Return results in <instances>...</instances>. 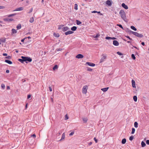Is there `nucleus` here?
<instances>
[{
	"label": "nucleus",
	"mask_w": 149,
	"mask_h": 149,
	"mask_svg": "<svg viewBox=\"0 0 149 149\" xmlns=\"http://www.w3.org/2000/svg\"><path fill=\"white\" fill-rule=\"evenodd\" d=\"M100 36V35L99 34H97L95 36H94L95 38H97L99 37Z\"/></svg>",
	"instance_id": "nucleus-47"
},
{
	"label": "nucleus",
	"mask_w": 149,
	"mask_h": 149,
	"mask_svg": "<svg viewBox=\"0 0 149 149\" xmlns=\"http://www.w3.org/2000/svg\"><path fill=\"white\" fill-rule=\"evenodd\" d=\"M34 21V18L33 17H31L30 18V19L29 20V22L30 23H33Z\"/></svg>",
	"instance_id": "nucleus-25"
},
{
	"label": "nucleus",
	"mask_w": 149,
	"mask_h": 149,
	"mask_svg": "<svg viewBox=\"0 0 149 149\" xmlns=\"http://www.w3.org/2000/svg\"><path fill=\"white\" fill-rule=\"evenodd\" d=\"M69 28L67 26L63 27L62 28V31L64 32L65 31L67 30H69Z\"/></svg>",
	"instance_id": "nucleus-8"
},
{
	"label": "nucleus",
	"mask_w": 149,
	"mask_h": 149,
	"mask_svg": "<svg viewBox=\"0 0 149 149\" xmlns=\"http://www.w3.org/2000/svg\"><path fill=\"white\" fill-rule=\"evenodd\" d=\"M86 64L88 65L89 66L93 67L95 65V64L89 62H86Z\"/></svg>",
	"instance_id": "nucleus-9"
},
{
	"label": "nucleus",
	"mask_w": 149,
	"mask_h": 149,
	"mask_svg": "<svg viewBox=\"0 0 149 149\" xmlns=\"http://www.w3.org/2000/svg\"><path fill=\"white\" fill-rule=\"evenodd\" d=\"M15 15H16V14H12L8 15V17H11L12 16H14Z\"/></svg>",
	"instance_id": "nucleus-37"
},
{
	"label": "nucleus",
	"mask_w": 149,
	"mask_h": 149,
	"mask_svg": "<svg viewBox=\"0 0 149 149\" xmlns=\"http://www.w3.org/2000/svg\"><path fill=\"white\" fill-rule=\"evenodd\" d=\"M132 33L136 36L139 37V38H142L143 36V35L141 34H139L138 33L136 32H134L132 31H130Z\"/></svg>",
	"instance_id": "nucleus-2"
},
{
	"label": "nucleus",
	"mask_w": 149,
	"mask_h": 149,
	"mask_svg": "<svg viewBox=\"0 0 149 149\" xmlns=\"http://www.w3.org/2000/svg\"><path fill=\"white\" fill-rule=\"evenodd\" d=\"M21 58L22 59H19L18 60L21 63H23V62L24 61V59H23V56H22Z\"/></svg>",
	"instance_id": "nucleus-17"
},
{
	"label": "nucleus",
	"mask_w": 149,
	"mask_h": 149,
	"mask_svg": "<svg viewBox=\"0 0 149 149\" xmlns=\"http://www.w3.org/2000/svg\"><path fill=\"white\" fill-rule=\"evenodd\" d=\"M141 44L143 46H144L145 45V43H144V42H141Z\"/></svg>",
	"instance_id": "nucleus-61"
},
{
	"label": "nucleus",
	"mask_w": 149,
	"mask_h": 149,
	"mask_svg": "<svg viewBox=\"0 0 149 149\" xmlns=\"http://www.w3.org/2000/svg\"><path fill=\"white\" fill-rule=\"evenodd\" d=\"M146 143L148 145H149V140H148L146 141Z\"/></svg>",
	"instance_id": "nucleus-50"
},
{
	"label": "nucleus",
	"mask_w": 149,
	"mask_h": 149,
	"mask_svg": "<svg viewBox=\"0 0 149 149\" xmlns=\"http://www.w3.org/2000/svg\"><path fill=\"white\" fill-rule=\"evenodd\" d=\"M21 28V26L20 24H18L17 26V29H19Z\"/></svg>",
	"instance_id": "nucleus-29"
},
{
	"label": "nucleus",
	"mask_w": 149,
	"mask_h": 149,
	"mask_svg": "<svg viewBox=\"0 0 149 149\" xmlns=\"http://www.w3.org/2000/svg\"><path fill=\"white\" fill-rule=\"evenodd\" d=\"M132 86L133 88H136L135 82L134 80L132 79Z\"/></svg>",
	"instance_id": "nucleus-12"
},
{
	"label": "nucleus",
	"mask_w": 149,
	"mask_h": 149,
	"mask_svg": "<svg viewBox=\"0 0 149 149\" xmlns=\"http://www.w3.org/2000/svg\"><path fill=\"white\" fill-rule=\"evenodd\" d=\"M126 37L129 38V39H130V40H132V39L131 38H130L129 36H126Z\"/></svg>",
	"instance_id": "nucleus-54"
},
{
	"label": "nucleus",
	"mask_w": 149,
	"mask_h": 149,
	"mask_svg": "<svg viewBox=\"0 0 149 149\" xmlns=\"http://www.w3.org/2000/svg\"><path fill=\"white\" fill-rule=\"evenodd\" d=\"M5 62L10 64H11L12 63V62L11 61L8 60H6Z\"/></svg>",
	"instance_id": "nucleus-21"
},
{
	"label": "nucleus",
	"mask_w": 149,
	"mask_h": 149,
	"mask_svg": "<svg viewBox=\"0 0 149 149\" xmlns=\"http://www.w3.org/2000/svg\"><path fill=\"white\" fill-rule=\"evenodd\" d=\"M31 136L33 137V138H35L36 137V135L35 134H33Z\"/></svg>",
	"instance_id": "nucleus-48"
},
{
	"label": "nucleus",
	"mask_w": 149,
	"mask_h": 149,
	"mask_svg": "<svg viewBox=\"0 0 149 149\" xmlns=\"http://www.w3.org/2000/svg\"><path fill=\"white\" fill-rule=\"evenodd\" d=\"M62 133V131H60L58 132V134H59V135H60Z\"/></svg>",
	"instance_id": "nucleus-56"
},
{
	"label": "nucleus",
	"mask_w": 149,
	"mask_h": 149,
	"mask_svg": "<svg viewBox=\"0 0 149 149\" xmlns=\"http://www.w3.org/2000/svg\"><path fill=\"white\" fill-rule=\"evenodd\" d=\"M6 72L7 73H9V70H6Z\"/></svg>",
	"instance_id": "nucleus-62"
},
{
	"label": "nucleus",
	"mask_w": 149,
	"mask_h": 149,
	"mask_svg": "<svg viewBox=\"0 0 149 149\" xmlns=\"http://www.w3.org/2000/svg\"><path fill=\"white\" fill-rule=\"evenodd\" d=\"M23 59H24V61L26 62V63H27V61L30 62L32 60V59L29 57L23 56Z\"/></svg>",
	"instance_id": "nucleus-3"
},
{
	"label": "nucleus",
	"mask_w": 149,
	"mask_h": 149,
	"mask_svg": "<svg viewBox=\"0 0 149 149\" xmlns=\"http://www.w3.org/2000/svg\"><path fill=\"white\" fill-rule=\"evenodd\" d=\"M63 25H61L59 26L58 27V29H62V28H63Z\"/></svg>",
	"instance_id": "nucleus-40"
},
{
	"label": "nucleus",
	"mask_w": 149,
	"mask_h": 149,
	"mask_svg": "<svg viewBox=\"0 0 149 149\" xmlns=\"http://www.w3.org/2000/svg\"><path fill=\"white\" fill-rule=\"evenodd\" d=\"M77 27L75 26H74L71 28V30L72 31H75L77 29Z\"/></svg>",
	"instance_id": "nucleus-22"
},
{
	"label": "nucleus",
	"mask_w": 149,
	"mask_h": 149,
	"mask_svg": "<svg viewBox=\"0 0 149 149\" xmlns=\"http://www.w3.org/2000/svg\"><path fill=\"white\" fill-rule=\"evenodd\" d=\"M4 20L6 21H12L13 20V19L11 18H8V19H4Z\"/></svg>",
	"instance_id": "nucleus-16"
},
{
	"label": "nucleus",
	"mask_w": 149,
	"mask_h": 149,
	"mask_svg": "<svg viewBox=\"0 0 149 149\" xmlns=\"http://www.w3.org/2000/svg\"><path fill=\"white\" fill-rule=\"evenodd\" d=\"M117 54L118 55H122L123 54L122 53H120V52H117Z\"/></svg>",
	"instance_id": "nucleus-43"
},
{
	"label": "nucleus",
	"mask_w": 149,
	"mask_h": 149,
	"mask_svg": "<svg viewBox=\"0 0 149 149\" xmlns=\"http://www.w3.org/2000/svg\"><path fill=\"white\" fill-rule=\"evenodd\" d=\"M77 25H80L81 24V22L78 20H77Z\"/></svg>",
	"instance_id": "nucleus-33"
},
{
	"label": "nucleus",
	"mask_w": 149,
	"mask_h": 149,
	"mask_svg": "<svg viewBox=\"0 0 149 149\" xmlns=\"http://www.w3.org/2000/svg\"><path fill=\"white\" fill-rule=\"evenodd\" d=\"M25 39V38H24L23 39H22L21 40V42H24V40Z\"/></svg>",
	"instance_id": "nucleus-64"
},
{
	"label": "nucleus",
	"mask_w": 149,
	"mask_h": 149,
	"mask_svg": "<svg viewBox=\"0 0 149 149\" xmlns=\"http://www.w3.org/2000/svg\"><path fill=\"white\" fill-rule=\"evenodd\" d=\"M141 145L142 147H144L146 145V144L144 142L142 141L141 143Z\"/></svg>",
	"instance_id": "nucleus-26"
},
{
	"label": "nucleus",
	"mask_w": 149,
	"mask_h": 149,
	"mask_svg": "<svg viewBox=\"0 0 149 149\" xmlns=\"http://www.w3.org/2000/svg\"><path fill=\"white\" fill-rule=\"evenodd\" d=\"M33 11V8H31V10H30L29 12V13H31V12H32Z\"/></svg>",
	"instance_id": "nucleus-53"
},
{
	"label": "nucleus",
	"mask_w": 149,
	"mask_h": 149,
	"mask_svg": "<svg viewBox=\"0 0 149 149\" xmlns=\"http://www.w3.org/2000/svg\"><path fill=\"white\" fill-rule=\"evenodd\" d=\"M31 97V95H29L27 96V99H29Z\"/></svg>",
	"instance_id": "nucleus-51"
},
{
	"label": "nucleus",
	"mask_w": 149,
	"mask_h": 149,
	"mask_svg": "<svg viewBox=\"0 0 149 149\" xmlns=\"http://www.w3.org/2000/svg\"><path fill=\"white\" fill-rule=\"evenodd\" d=\"M53 97H51V101L52 102H53V101H54V100L53 99Z\"/></svg>",
	"instance_id": "nucleus-59"
},
{
	"label": "nucleus",
	"mask_w": 149,
	"mask_h": 149,
	"mask_svg": "<svg viewBox=\"0 0 149 149\" xmlns=\"http://www.w3.org/2000/svg\"><path fill=\"white\" fill-rule=\"evenodd\" d=\"M82 119L84 123H86L88 120L87 118H84Z\"/></svg>",
	"instance_id": "nucleus-30"
},
{
	"label": "nucleus",
	"mask_w": 149,
	"mask_h": 149,
	"mask_svg": "<svg viewBox=\"0 0 149 149\" xmlns=\"http://www.w3.org/2000/svg\"><path fill=\"white\" fill-rule=\"evenodd\" d=\"M92 70V69L90 68H88L87 69V70L89 71H91Z\"/></svg>",
	"instance_id": "nucleus-49"
},
{
	"label": "nucleus",
	"mask_w": 149,
	"mask_h": 149,
	"mask_svg": "<svg viewBox=\"0 0 149 149\" xmlns=\"http://www.w3.org/2000/svg\"><path fill=\"white\" fill-rule=\"evenodd\" d=\"M135 131V129L134 128H132V131L131 132L132 134H133L134 133Z\"/></svg>",
	"instance_id": "nucleus-35"
},
{
	"label": "nucleus",
	"mask_w": 149,
	"mask_h": 149,
	"mask_svg": "<svg viewBox=\"0 0 149 149\" xmlns=\"http://www.w3.org/2000/svg\"><path fill=\"white\" fill-rule=\"evenodd\" d=\"M97 12V11H95V10H94V11H93L92 12V13H96Z\"/></svg>",
	"instance_id": "nucleus-60"
},
{
	"label": "nucleus",
	"mask_w": 149,
	"mask_h": 149,
	"mask_svg": "<svg viewBox=\"0 0 149 149\" xmlns=\"http://www.w3.org/2000/svg\"><path fill=\"white\" fill-rule=\"evenodd\" d=\"M65 138V133H63L62 134V137H61V139L59 141H62V140L64 139Z\"/></svg>",
	"instance_id": "nucleus-14"
},
{
	"label": "nucleus",
	"mask_w": 149,
	"mask_h": 149,
	"mask_svg": "<svg viewBox=\"0 0 149 149\" xmlns=\"http://www.w3.org/2000/svg\"><path fill=\"white\" fill-rule=\"evenodd\" d=\"M88 87L87 86H84L82 89V92L83 93L86 94L87 92Z\"/></svg>",
	"instance_id": "nucleus-4"
},
{
	"label": "nucleus",
	"mask_w": 149,
	"mask_h": 149,
	"mask_svg": "<svg viewBox=\"0 0 149 149\" xmlns=\"http://www.w3.org/2000/svg\"><path fill=\"white\" fill-rule=\"evenodd\" d=\"M94 140L95 141L96 143H97V140L96 139L95 137L94 138Z\"/></svg>",
	"instance_id": "nucleus-46"
},
{
	"label": "nucleus",
	"mask_w": 149,
	"mask_h": 149,
	"mask_svg": "<svg viewBox=\"0 0 149 149\" xmlns=\"http://www.w3.org/2000/svg\"><path fill=\"white\" fill-rule=\"evenodd\" d=\"M134 126L136 128H137L138 127V123L135 122L134 123Z\"/></svg>",
	"instance_id": "nucleus-27"
},
{
	"label": "nucleus",
	"mask_w": 149,
	"mask_h": 149,
	"mask_svg": "<svg viewBox=\"0 0 149 149\" xmlns=\"http://www.w3.org/2000/svg\"><path fill=\"white\" fill-rule=\"evenodd\" d=\"M62 50V49H56V50L58 51H61Z\"/></svg>",
	"instance_id": "nucleus-52"
},
{
	"label": "nucleus",
	"mask_w": 149,
	"mask_h": 149,
	"mask_svg": "<svg viewBox=\"0 0 149 149\" xmlns=\"http://www.w3.org/2000/svg\"><path fill=\"white\" fill-rule=\"evenodd\" d=\"M133 139V136H131L130 137L129 139L130 141H132Z\"/></svg>",
	"instance_id": "nucleus-41"
},
{
	"label": "nucleus",
	"mask_w": 149,
	"mask_h": 149,
	"mask_svg": "<svg viewBox=\"0 0 149 149\" xmlns=\"http://www.w3.org/2000/svg\"><path fill=\"white\" fill-rule=\"evenodd\" d=\"M23 7H19L16 8L15 11H21L23 10Z\"/></svg>",
	"instance_id": "nucleus-18"
},
{
	"label": "nucleus",
	"mask_w": 149,
	"mask_h": 149,
	"mask_svg": "<svg viewBox=\"0 0 149 149\" xmlns=\"http://www.w3.org/2000/svg\"><path fill=\"white\" fill-rule=\"evenodd\" d=\"M77 4H74V8L76 10H77L78 9L77 8Z\"/></svg>",
	"instance_id": "nucleus-36"
},
{
	"label": "nucleus",
	"mask_w": 149,
	"mask_h": 149,
	"mask_svg": "<svg viewBox=\"0 0 149 149\" xmlns=\"http://www.w3.org/2000/svg\"><path fill=\"white\" fill-rule=\"evenodd\" d=\"M17 33V31L16 30H15V29H13L12 30V34L15 33Z\"/></svg>",
	"instance_id": "nucleus-20"
},
{
	"label": "nucleus",
	"mask_w": 149,
	"mask_h": 149,
	"mask_svg": "<svg viewBox=\"0 0 149 149\" xmlns=\"http://www.w3.org/2000/svg\"><path fill=\"white\" fill-rule=\"evenodd\" d=\"M132 58L134 60H135L136 58V57L134 54H132L131 55Z\"/></svg>",
	"instance_id": "nucleus-39"
},
{
	"label": "nucleus",
	"mask_w": 149,
	"mask_h": 149,
	"mask_svg": "<svg viewBox=\"0 0 149 149\" xmlns=\"http://www.w3.org/2000/svg\"><path fill=\"white\" fill-rule=\"evenodd\" d=\"M68 119V116L67 115V114H66L65 116V120H67Z\"/></svg>",
	"instance_id": "nucleus-42"
},
{
	"label": "nucleus",
	"mask_w": 149,
	"mask_h": 149,
	"mask_svg": "<svg viewBox=\"0 0 149 149\" xmlns=\"http://www.w3.org/2000/svg\"><path fill=\"white\" fill-rule=\"evenodd\" d=\"M92 142H89V143H88V145H89V146H91V145H92Z\"/></svg>",
	"instance_id": "nucleus-55"
},
{
	"label": "nucleus",
	"mask_w": 149,
	"mask_h": 149,
	"mask_svg": "<svg viewBox=\"0 0 149 149\" xmlns=\"http://www.w3.org/2000/svg\"><path fill=\"white\" fill-rule=\"evenodd\" d=\"M49 90L50 91H52V89L51 87H49Z\"/></svg>",
	"instance_id": "nucleus-57"
},
{
	"label": "nucleus",
	"mask_w": 149,
	"mask_h": 149,
	"mask_svg": "<svg viewBox=\"0 0 149 149\" xmlns=\"http://www.w3.org/2000/svg\"><path fill=\"white\" fill-rule=\"evenodd\" d=\"M113 45L116 46H118L119 45V42L116 40H114L113 41Z\"/></svg>",
	"instance_id": "nucleus-7"
},
{
	"label": "nucleus",
	"mask_w": 149,
	"mask_h": 149,
	"mask_svg": "<svg viewBox=\"0 0 149 149\" xmlns=\"http://www.w3.org/2000/svg\"><path fill=\"white\" fill-rule=\"evenodd\" d=\"M117 26H119L120 27L122 28L124 30V29H123V27L122 26V25L120 24H117Z\"/></svg>",
	"instance_id": "nucleus-34"
},
{
	"label": "nucleus",
	"mask_w": 149,
	"mask_h": 149,
	"mask_svg": "<svg viewBox=\"0 0 149 149\" xmlns=\"http://www.w3.org/2000/svg\"><path fill=\"white\" fill-rule=\"evenodd\" d=\"M131 29H132L133 30L135 31H136L137 30L136 29L134 26H131Z\"/></svg>",
	"instance_id": "nucleus-31"
},
{
	"label": "nucleus",
	"mask_w": 149,
	"mask_h": 149,
	"mask_svg": "<svg viewBox=\"0 0 149 149\" xmlns=\"http://www.w3.org/2000/svg\"><path fill=\"white\" fill-rule=\"evenodd\" d=\"M102 57L100 60V63H102V62L104 61L106 58V56H105L104 54L102 55Z\"/></svg>",
	"instance_id": "nucleus-5"
},
{
	"label": "nucleus",
	"mask_w": 149,
	"mask_h": 149,
	"mask_svg": "<svg viewBox=\"0 0 149 149\" xmlns=\"http://www.w3.org/2000/svg\"><path fill=\"white\" fill-rule=\"evenodd\" d=\"M83 55L80 54H78L76 56V58H83Z\"/></svg>",
	"instance_id": "nucleus-6"
},
{
	"label": "nucleus",
	"mask_w": 149,
	"mask_h": 149,
	"mask_svg": "<svg viewBox=\"0 0 149 149\" xmlns=\"http://www.w3.org/2000/svg\"><path fill=\"white\" fill-rule=\"evenodd\" d=\"M3 56H7V54L6 53H3Z\"/></svg>",
	"instance_id": "nucleus-58"
},
{
	"label": "nucleus",
	"mask_w": 149,
	"mask_h": 149,
	"mask_svg": "<svg viewBox=\"0 0 149 149\" xmlns=\"http://www.w3.org/2000/svg\"><path fill=\"white\" fill-rule=\"evenodd\" d=\"M119 14L122 19L125 22H127V20L126 16V14L125 11L123 10H121L119 12Z\"/></svg>",
	"instance_id": "nucleus-1"
},
{
	"label": "nucleus",
	"mask_w": 149,
	"mask_h": 149,
	"mask_svg": "<svg viewBox=\"0 0 149 149\" xmlns=\"http://www.w3.org/2000/svg\"><path fill=\"white\" fill-rule=\"evenodd\" d=\"M133 99L135 102H136L137 101V97L136 96H134L133 97Z\"/></svg>",
	"instance_id": "nucleus-28"
},
{
	"label": "nucleus",
	"mask_w": 149,
	"mask_h": 149,
	"mask_svg": "<svg viewBox=\"0 0 149 149\" xmlns=\"http://www.w3.org/2000/svg\"><path fill=\"white\" fill-rule=\"evenodd\" d=\"M54 35L56 38H58L59 36V35L58 33H54Z\"/></svg>",
	"instance_id": "nucleus-23"
},
{
	"label": "nucleus",
	"mask_w": 149,
	"mask_h": 149,
	"mask_svg": "<svg viewBox=\"0 0 149 149\" xmlns=\"http://www.w3.org/2000/svg\"><path fill=\"white\" fill-rule=\"evenodd\" d=\"M1 87L3 89H4L5 88V85L4 84H1Z\"/></svg>",
	"instance_id": "nucleus-38"
},
{
	"label": "nucleus",
	"mask_w": 149,
	"mask_h": 149,
	"mask_svg": "<svg viewBox=\"0 0 149 149\" xmlns=\"http://www.w3.org/2000/svg\"><path fill=\"white\" fill-rule=\"evenodd\" d=\"M122 6L125 9H128V7L126 5L125 3H123L122 4Z\"/></svg>",
	"instance_id": "nucleus-10"
},
{
	"label": "nucleus",
	"mask_w": 149,
	"mask_h": 149,
	"mask_svg": "<svg viewBox=\"0 0 149 149\" xmlns=\"http://www.w3.org/2000/svg\"><path fill=\"white\" fill-rule=\"evenodd\" d=\"M106 4L108 5L109 6H111V1L109 0L107 1L106 2Z\"/></svg>",
	"instance_id": "nucleus-15"
},
{
	"label": "nucleus",
	"mask_w": 149,
	"mask_h": 149,
	"mask_svg": "<svg viewBox=\"0 0 149 149\" xmlns=\"http://www.w3.org/2000/svg\"><path fill=\"white\" fill-rule=\"evenodd\" d=\"M126 139H123L122 141V144H125L126 142Z\"/></svg>",
	"instance_id": "nucleus-24"
},
{
	"label": "nucleus",
	"mask_w": 149,
	"mask_h": 149,
	"mask_svg": "<svg viewBox=\"0 0 149 149\" xmlns=\"http://www.w3.org/2000/svg\"><path fill=\"white\" fill-rule=\"evenodd\" d=\"M109 89V87H107L106 88H104L101 89V90L103 91V92H106L107 91L108 89Z\"/></svg>",
	"instance_id": "nucleus-19"
},
{
	"label": "nucleus",
	"mask_w": 149,
	"mask_h": 149,
	"mask_svg": "<svg viewBox=\"0 0 149 149\" xmlns=\"http://www.w3.org/2000/svg\"><path fill=\"white\" fill-rule=\"evenodd\" d=\"M74 133V132H72L71 133H70L69 134V135L70 136H71Z\"/></svg>",
	"instance_id": "nucleus-44"
},
{
	"label": "nucleus",
	"mask_w": 149,
	"mask_h": 149,
	"mask_svg": "<svg viewBox=\"0 0 149 149\" xmlns=\"http://www.w3.org/2000/svg\"><path fill=\"white\" fill-rule=\"evenodd\" d=\"M105 39L107 40H109V39H112V40H115L116 38L115 37H106L105 38Z\"/></svg>",
	"instance_id": "nucleus-13"
},
{
	"label": "nucleus",
	"mask_w": 149,
	"mask_h": 149,
	"mask_svg": "<svg viewBox=\"0 0 149 149\" xmlns=\"http://www.w3.org/2000/svg\"><path fill=\"white\" fill-rule=\"evenodd\" d=\"M4 8L3 6H0V9H2Z\"/></svg>",
	"instance_id": "nucleus-63"
},
{
	"label": "nucleus",
	"mask_w": 149,
	"mask_h": 149,
	"mask_svg": "<svg viewBox=\"0 0 149 149\" xmlns=\"http://www.w3.org/2000/svg\"><path fill=\"white\" fill-rule=\"evenodd\" d=\"M74 33L73 31H69L65 32V33L66 35H67L69 34L73 33Z\"/></svg>",
	"instance_id": "nucleus-11"
},
{
	"label": "nucleus",
	"mask_w": 149,
	"mask_h": 149,
	"mask_svg": "<svg viewBox=\"0 0 149 149\" xmlns=\"http://www.w3.org/2000/svg\"><path fill=\"white\" fill-rule=\"evenodd\" d=\"M58 68V66L57 65H55L53 68L54 70H55L56 69H57Z\"/></svg>",
	"instance_id": "nucleus-32"
},
{
	"label": "nucleus",
	"mask_w": 149,
	"mask_h": 149,
	"mask_svg": "<svg viewBox=\"0 0 149 149\" xmlns=\"http://www.w3.org/2000/svg\"><path fill=\"white\" fill-rule=\"evenodd\" d=\"M5 58L10 59L11 58V57L9 56H8L6 57Z\"/></svg>",
	"instance_id": "nucleus-45"
}]
</instances>
